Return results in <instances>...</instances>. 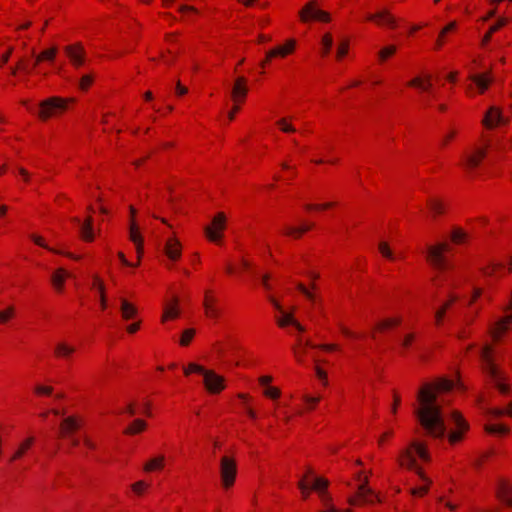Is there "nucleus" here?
<instances>
[{
	"mask_svg": "<svg viewBox=\"0 0 512 512\" xmlns=\"http://www.w3.org/2000/svg\"><path fill=\"white\" fill-rule=\"evenodd\" d=\"M437 393L432 384L427 382L420 388L417 400L420 408L417 411V418L426 434L434 439H441L446 432L442 409L436 405Z\"/></svg>",
	"mask_w": 512,
	"mask_h": 512,
	"instance_id": "nucleus-1",
	"label": "nucleus"
},
{
	"mask_svg": "<svg viewBox=\"0 0 512 512\" xmlns=\"http://www.w3.org/2000/svg\"><path fill=\"white\" fill-rule=\"evenodd\" d=\"M183 374L186 377L191 374L202 375L204 389L209 395H219L227 388L224 376L217 374L213 369H207L195 362H190L184 366Z\"/></svg>",
	"mask_w": 512,
	"mask_h": 512,
	"instance_id": "nucleus-2",
	"label": "nucleus"
},
{
	"mask_svg": "<svg viewBox=\"0 0 512 512\" xmlns=\"http://www.w3.org/2000/svg\"><path fill=\"white\" fill-rule=\"evenodd\" d=\"M75 103L76 99L73 97H48L40 101L37 117L41 122H46L51 118L64 115L69 109V104Z\"/></svg>",
	"mask_w": 512,
	"mask_h": 512,
	"instance_id": "nucleus-3",
	"label": "nucleus"
},
{
	"mask_svg": "<svg viewBox=\"0 0 512 512\" xmlns=\"http://www.w3.org/2000/svg\"><path fill=\"white\" fill-rule=\"evenodd\" d=\"M489 147L490 143L486 141L483 145L462 153L457 166L468 178L473 179L475 177V171L482 165L487 157Z\"/></svg>",
	"mask_w": 512,
	"mask_h": 512,
	"instance_id": "nucleus-4",
	"label": "nucleus"
},
{
	"mask_svg": "<svg viewBox=\"0 0 512 512\" xmlns=\"http://www.w3.org/2000/svg\"><path fill=\"white\" fill-rule=\"evenodd\" d=\"M451 250L448 242H440L427 247L425 256L426 263L436 271L444 272L452 269V265L447 260L445 253Z\"/></svg>",
	"mask_w": 512,
	"mask_h": 512,
	"instance_id": "nucleus-5",
	"label": "nucleus"
},
{
	"mask_svg": "<svg viewBox=\"0 0 512 512\" xmlns=\"http://www.w3.org/2000/svg\"><path fill=\"white\" fill-rule=\"evenodd\" d=\"M299 21L302 24L323 23L332 21L330 12L319 8L318 0H309L298 12Z\"/></svg>",
	"mask_w": 512,
	"mask_h": 512,
	"instance_id": "nucleus-6",
	"label": "nucleus"
},
{
	"mask_svg": "<svg viewBox=\"0 0 512 512\" xmlns=\"http://www.w3.org/2000/svg\"><path fill=\"white\" fill-rule=\"evenodd\" d=\"M368 484L369 476L365 475L363 483L358 486L355 494L347 499L349 505L362 507L366 504L373 505L375 503L383 502L380 494L371 489Z\"/></svg>",
	"mask_w": 512,
	"mask_h": 512,
	"instance_id": "nucleus-7",
	"label": "nucleus"
},
{
	"mask_svg": "<svg viewBox=\"0 0 512 512\" xmlns=\"http://www.w3.org/2000/svg\"><path fill=\"white\" fill-rule=\"evenodd\" d=\"M227 215L223 211L217 212L210 223L204 228L205 238L214 244H220L224 238V232L227 229Z\"/></svg>",
	"mask_w": 512,
	"mask_h": 512,
	"instance_id": "nucleus-8",
	"label": "nucleus"
},
{
	"mask_svg": "<svg viewBox=\"0 0 512 512\" xmlns=\"http://www.w3.org/2000/svg\"><path fill=\"white\" fill-rule=\"evenodd\" d=\"M450 418L455 425V429L448 433L447 439L451 446H455L465 440L466 435L470 431V424L458 409L451 411Z\"/></svg>",
	"mask_w": 512,
	"mask_h": 512,
	"instance_id": "nucleus-9",
	"label": "nucleus"
},
{
	"mask_svg": "<svg viewBox=\"0 0 512 512\" xmlns=\"http://www.w3.org/2000/svg\"><path fill=\"white\" fill-rule=\"evenodd\" d=\"M220 477L224 489L234 486L237 477V462L234 457L226 455L221 457Z\"/></svg>",
	"mask_w": 512,
	"mask_h": 512,
	"instance_id": "nucleus-10",
	"label": "nucleus"
},
{
	"mask_svg": "<svg viewBox=\"0 0 512 512\" xmlns=\"http://www.w3.org/2000/svg\"><path fill=\"white\" fill-rule=\"evenodd\" d=\"M481 358L484 362L483 371L487 373L492 380L503 379L508 380L506 374L501 371L493 359V349L489 345H485L481 352Z\"/></svg>",
	"mask_w": 512,
	"mask_h": 512,
	"instance_id": "nucleus-11",
	"label": "nucleus"
},
{
	"mask_svg": "<svg viewBox=\"0 0 512 512\" xmlns=\"http://www.w3.org/2000/svg\"><path fill=\"white\" fill-rule=\"evenodd\" d=\"M366 21L372 22L378 27H387L390 30L398 28V22L395 16L387 9L378 11L374 14H369Z\"/></svg>",
	"mask_w": 512,
	"mask_h": 512,
	"instance_id": "nucleus-12",
	"label": "nucleus"
},
{
	"mask_svg": "<svg viewBox=\"0 0 512 512\" xmlns=\"http://www.w3.org/2000/svg\"><path fill=\"white\" fill-rule=\"evenodd\" d=\"M315 226L314 222H304L300 226L284 225L279 230V234L292 240H300L306 233L312 231Z\"/></svg>",
	"mask_w": 512,
	"mask_h": 512,
	"instance_id": "nucleus-13",
	"label": "nucleus"
},
{
	"mask_svg": "<svg viewBox=\"0 0 512 512\" xmlns=\"http://www.w3.org/2000/svg\"><path fill=\"white\" fill-rule=\"evenodd\" d=\"M129 240L133 242L136 250V265L140 266L144 256V237L137 222L129 224Z\"/></svg>",
	"mask_w": 512,
	"mask_h": 512,
	"instance_id": "nucleus-14",
	"label": "nucleus"
},
{
	"mask_svg": "<svg viewBox=\"0 0 512 512\" xmlns=\"http://www.w3.org/2000/svg\"><path fill=\"white\" fill-rule=\"evenodd\" d=\"M218 298L215 295V292L212 289H206L204 291L203 298V308L204 314L209 319H219L221 316V311L217 306Z\"/></svg>",
	"mask_w": 512,
	"mask_h": 512,
	"instance_id": "nucleus-15",
	"label": "nucleus"
},
{
	"mask_svg": "<svg viewBox=\"0 0 512 512\" xmlns=\"http://www.w3.org/2000/svg\"><path fill=\"white\" fill-rule=\"evenodd\" d=\"M180 298L178 295L174 294L170 298V300L166 301L163 306V312L161 315V323L164 324L168 321H174L178 319L181 315L180 309Z\"/></svg>",
	"mask_w": 512,
	"mask_h": 512,
	"instance_id": "nucleus-16",
	"label": "nucleus"
},
{
	"mask_svg": "<svg viewBox=\"0 0 512 512\" xmlns=\"http://www.w3.org/2000/svg\"><path fill=\"white\" fill-rule=\"evenodd\" d=\"M64 51L71 65L74 68L79 69L84 65L86 59V52L81 43L67 45Z\"/></svg>",
	"mask_w": 512,
	"mask_h": 512,
	"instance_id": "nucleus-17",
	"label": "nucleus"
},
{
	"mask_svg": "<svg viewBox=\"0 0 512 512\" xmlns=\"http://www.w3.org/2000/svg\"><path fill=\"white\" fill-rule=\"evenodd\" d=\"M297 48V40L295 38H288L282 45H277L274 48L267 51L269 57L273 59H285L290 55H293Z\"/></svg>",
	"mask_w": 512,
	"mask_h": 512,
	"instance_id": "nucleus-18",
	"label": "nucleus"
},
{
	"mask_svg": "<svg viewBox=\"0 0 512 512\" xmlns=\"http://www.w3.org/2000/svg\"><path fill=\"white\" fill-rule=\"evenodd\" d=\"M402 322L403 319L401 316L385 318L374 325L370 336L375 340L378 333L382 334L394 330L398 328Z\"/></svg>",
	"mask_w": 512,
	"mask_h": 512,
	"instance_id": "nucleus-19",
	"label": "nucleus"
},
{
	"mask_svg": "<svg viewBox=\"0 0 512 512\" xmlns=\"http://www.w3.org/2000/svg\"><path fill=\"white\" fill-rule=\"evenodd\" d=\"M247 82V78L244 76H239L235 79L231 90V100L233 103H245L249 91Z\"/></svg>",
	"mask_w": 512,
	"mask_h": 512,
	"instance_id": "nucleus-20",
	"label": "nucleus"
},
{
	"mask_svg": "<svg viewBox=\"0 0 512 512\" xmlns=\"http://www.w3.org/2000/svg\"><path fill=\"white\" fill-rule=\"evenodd\" d=\"M182 250L183 246L180 240L176 236H172L166 240L163 251L169 260L177 262L182 257Z\"/></svg>",
	"mask_w": 512,
	"mask_h": 512,
	"instance_id": "nucleus-21",
	"label": "nucleus"
},
{
	"mask_svg": "<svg viewBox=\"0 0 512 512\" xmlns=\"http://www.w3.org/2000/svg\"><path fill=\"white\" fill-rule=\"evenodd\" d=\"M459 300V296L451 292L448 294V298L443 304L436 310L434 315V325L437 328H440L444 324V319L447 311Z\"/></svg>",
	"mask_w": 512,
	"mask_h": 512,
	"instance_id": "nucleus-22",
	"label": "nucleus"
},
{
	"mask_svg": "<svg viewBox=\"0 0 512 512\" xmlns=\"http://www.w3.org/2000/svg\"><path fill=\"white\" fill-rule=\"evenodd\" d=\"M510 324H512V313L496 321L490 330L492 340L498 342L506 334Z\"/></svg>",
	"mask_w": 512,
	"mask_h": 512,
	"instance_id": "nucleus-23",
	"label": "nucleus"
},
{
	"mask_svg": "<svg viewBox=\"0 0 512 512\" xmlns=\"http://www.w3.org/2000/svg\"><path fill=\"white\" fill-rule=\"evenodd\" d=\"M496 497L506 507H512V485L507 479L499 480Z\"/></svg>",
	"mask_w": 512,
	"mask_h": 512,
	"instance_id": "nucleus-24",
	"label": "nucleus"
},
{
	"mask_svg": "<svg viewBox=\"0 0 512 512\" xmlns=\"http://www.w3.org/2000/svg\"><path fill=\"white\" fill-rule=\"evenodd\" d=\"M502 120V111L499 107L492 106L486 112L482 119V125L489 130L497 128Z\"/></svg>",
	"mask_w": 512,
	"mask_h": 512,
	"instance_id": "nucleus-25",
	"label": "nucleus"
},
{
	"mask_svg": "<svg viewBox=\"0 0 512 512\" xmlns=\"http://www.w3.org/2000/svg\"><path fill=\"white\" fill-rule=\"evenodd\" d=\"M511 19L509 17L501 16L497 19V21L491 25L488 30L483 35L481 41H480V48H485L488 46V44L491 42L492 36L507 26L510 23Z\"/></svg>",
	"mask_w": 512,
	"mask_h": 512,
	"instance_id": "nucleus-26",
	"label": "nucleus"
},
{
	"mask_svg": "<svg viewBox=\"0 0 512 512\" xmlns=\"http://www.w3.org/2000/svg\"><path fill=\"white\" fill-rule=\"evenodd\" d=\"M81 425L78 423L76 416H68L64 418L59 425V438H67L76 433Z\"/></svg>",
	"mask_w": 512,
	"mask_h": 512,
	"instance_id": "nucleus-27",
	"label": "nucleus"
},
{
	"mask_svg": "<svg viewBox=\"0 0 512 512\" xmlns=\"http://www.w3.org/2000/svg\"><path fill=\"white\" fill-rule=\"evenodd\" d=\"M469 79L477 86L479 94H484L493 83L491 71L473 74L469 77Z\"/></svg>",
	"mask_w": 512,
	"mask_h": 512,
	"instance_id": "nucleus-28",
	"label": "nucleus"
},
{
	"mask_svg": "<svg viewBox=\"0 0 512 512\" xmlns=\"http://www.w3.org/2000/svg\"><path fill=\"white\" fill-rule=\"evenodd\" d=\"M120 315L123 321L136 320L139 317L138 307L126 298H121Z\"/></svg>",
	"mask_w": 512,
	"mask_h": 512,
	"instance_id": "nucleus-29",
	"label": "nucleus"
},
{
	"mask_svg": "<svg viewBox=\"0 0 512 512\" xmlns=\"http://www.w3.org/2000/svg\"><path fill=\"white\" fill-rule=\"evenodd\" d=\"M397 463L400 468H405L408 471H412L415 468L417 461L410 445L399 453Z\"/></svg>",
	"mask_w": 512,
	"mask_h": 512,
	"instance_id": "nucleus-30",
	"label": "nucleus"
},
{
	"mask_svg": "<svg viewBox=\"0 0 512 512\" xmlns=\"http://www.w3.org/2000/svg\"><path fill=\"white\" fill-rule=\"evenodd\" d=\"M426 206L428 210L432 213L433 217H439L446 214L448 205L444 202L443 199L438 197H432L427 200Z\"/></svg>",
	"mask_w": 512,
	"mask_h": 512,
	"instance_id": "nucleus-31",
	"label": "nucleus"
},
{
	"mask_svg": "<svg viewBox=\"0 0 512 512\" xmlns=\"http://www.w3.org/2000/svg\"><path fill=\"white\" fill-rule=\"evenodd\" d=\"M148 428V423L146 420L141 418L134 419L128 426L123 430V435L125 436H136L145 432Z\"/></svg>",
	"mask_w": 512,
	"mask_h": 512,
	"instance_id": "nucleus-32",
	"label": "nucleus"
},
{
	"mask_svg": "<svg viewBox=\"0 0 512 512\" xmlns=\"http://www.w3.org/2000/svg\"><path fill=\"white\" fill-rule=\"evenodd\" d=\"M68 277V272L65 268H57L51 276V285L58 293H62L65 288V281Z\"/></svg>",
	"mask_w": 512,
	"mask_h": 512,
	"instance_id": "nucleus-33",
	"label": "nucleus"
},
{
	"mask_svg": "<svg viewBox=\"0 0 512 512\" xmlns=\"http://www.w3.org/2000/svg\"><path fill=\"white\" fill-rule=\"evenodd\" d=\"M432 76L426 75L425 77L416 76L406 83L408 88L419 89L422 92H428L432 88Z\"/></svg>",
	"mask_w": 512,
	"mask_h": 512,
	"instance_id": "nucleus-34",
	"label": "nucleus"
},
{
	"mask_svg": "<svg viewBox=\"0 0 512 512\" xmlns=\"http://www.w3.org/2000/svg\"><path fill=\"white\" fill-rule=\"evenodd\" d=\"M457 28H458V24H457V22L455 20L451 21L447 25H445L440 30V32H439V34L437 36V39H436V42H435V46H434V50L435 51L441 50V48L446 44V36L449 33L455 32L457 30Z\"/></svg>",
	"mask_w": 512,
	"mask_h": 512,
	"instance_id": "nucleus-35",
	"label": "nucleus"
},
{
	"mask_svg": "<svg viewBox=\"0 0 512 512\" xmlns=\"http://www.w3.org/2000/svg\"><path fill=\"white\" fill-rule=\"evenodd\" d=\"M480 272L486 277H502L505 275V265L500 262H491L488 265L481 267Z\"/></svg>",
	"mask_w": 512,
	"mask_h": 512,
	"instance_id": "nucleus-36",
	"label": "nucleus"
},
{
	"mask_svg": "<svg viewBox=\"0 0 512 512\" xmlns=\"http://www.w3.org/2000/svg\"><path fill=\"white\" fill-rule=\"evenodd\" d=\"M80 238L82 241L86 243H91L94 241V233H93V217L92 215H88L81 227L80 230Z\"/></svg>",
	"mask_w": 512,
	"mask_h": 512,
	"instance_id": "nucleus-37",
	"label": "nucleus"
},
{
	"mask_svg": "<svg viewBox=\"0 0 512 512\" xmlns=\"http://www.w3.org/2000/svg\"><path fill=\"white\" fill-rule=\"evenodd\" d=\"M496 455L494 448H489L482 452L472 463L471 467L476 471L480 472L483 467L489 462V460Z\"/></svg>",
	"mask_w": 512,
	"mask_h": 512,
	"instance_id": "nucleus-38",
	"label": "nucleus"
},
{
	"mask_svg": "<svg viewBox=\"0 0 512 512\" xmlns=\"http://www.w3.org/2000/svg\"><path fill=\"white\" fill-rule=\"evenodd\" d=\"M483 430L488 435H498L500 437H507L511 432L510 427L504 423L485 424Z\"/></svg>",
	"mask_w": 512,
	"mask_h": 512,
	"instance_id": "nucleus-39",
	"label": "nucleus"
},
{
	"mask_svg": "<svg viewBox=\"0 0 512 512\" xmlns=\"http://www.w3.org/2000/svg\"><path fill=\"white\" fill-rule=\"evenodd\" d=\"M410 446L413 450V453L415 452L423 462H426V463L431 462V460H432L431 454H430V452L428 450V446L425 442L413 441L410 443Z\"/></svg>",
	"mask_w": 512,
	"mask_h": 512,
	"instance_id": "nucleus-40",
	"label": "nucleus"
},
{
	"mask_svg": "<svg viewBox=\"0 0 512 512\" xmlns=\"http://www.w3.org/2000/svg\"><path fill=\"white\" fill-rule=\"evenodd\" d=\"M165 467V457L159 455L157 457L149 459L143 466V470L147 473L160 472Z\"/></svg>",
	"mask_w": 512,
	"mask_h": 512,
	"instance_id": "nucleus-41",
	"label": "nucleus"
},
{
	"mask_svg": "<svg viewBox=\"0 0 512 512\" xmlns=\"http://www.w3.org/2000/svg\"><path fill=\"white\" fill-rule=\"evenodd\" d=\"M58 53V48L56 46H52L48 49H45L41 51L35 59V62L33 64V68L38 66L42 62H54L56 56Z\"/></svg>",
	"mask_w": 512,
	"mask_h": 512,
	"instance_id": "nucleus-42",
	"label": "nucleus"
},
{
	"mask_svg": "<svg viewBox=\"0 0 512 512\" xmlns=\"http://www.w3.org/2000/svg\"><path fill=\"white\" fill-rule=\"evenodd\" d=\"M34 442H35L34 437H27L24 441L21 442V444L19 445L17 450L13 453L9 462L12 463V462H15V461L21 459L27 453V451L32 447Z\"/></svg>",
	"mask_w": 512,
	"mask_h": 512,
	"instance_id": "nucleus-43",
	"label": "nucleus"
},
{
	"mask_svg": "<svg viewBox=\"0 0 512 512\" xmlns=\"http://www.w3.org/2000/svg\"><path fill=\"white\" fill-rule=\"evenodd\" d=\"M430 384H432L437 395L441 394V393L449 392L454 388L453 380L448 379L446 377L438 378L435 381L430 382Z\"/></svg>",
	"mask_w": 512,
	"mask_h": 512,
	"instance_id": "nucleus-44",
	"label": "nucleus"
},
{
	"mask_svg": "<svg viewBox=\"0 0 512 512\" xmlns=\"http://www.w3.org/2000/svg\"><path fill=\"white\" fill-rule=\"evenodd\" d=\"M350 50V39L348 37H342L336 48L335 61L342 62L348 55Z\"/></svg>",
	"mask_w": 512,
	"mask_h": 512,
	"instance_id": "nucleus-45",
	"label": "nucleus"
},
{
	"mask_svg": "<svg viewBox=\"0 0 512 512\" xmlns=\"http://www.w3.org/2000/svg\"><path fill=\"white\" fill-rule=\"evenodd\" d=\"M337 206H338V202L330 201V202H325V203H308V204H305L303 208L306 212H311V211L322 212V211H328V210L334 209Z\"/></svg>",
	"mask_w": 512,
	"mask_h": 512,
	"instance_id": "nucleus-46",
	"label": "nucleus"
},
{
	"mask_svg": "<svg viewBox=\"0 0 512 512\" xmlns=\"http://www.w3.org/2000/svg\"><path fill=\"white\" fill-rule=\"evenodd\" d=\"M397 53V46L394 44L387 45L381 48L378 52V63L384 64L389 59L394 57Z\"/></svg>",
	"mask_w": 512,
	"mask_h": 512,
	"instance_id": "nucleus-47",
	"label": "nucleus"
},
{
	"mask_svg": "<svg viewBox=\"0 0 512 512\" xmlns=\"http://www.w3.org/2000/svg\"><path fill=\"white\" fill-rule=\"evenodd\" d=\"M332 46H333L332 33H330V32L324 33L321 38L320 57L326 58L330 54Z\"/></svg>",
	"mask_w": 512,
	"mask_h": 512,
	"instance_id": "nucleus-48",
	"label": "nucleus"
},
{
	"mask_svg": "<svg viewBox=\"0 0 512 512\" xmlns=\"http://www.w3.org/2000/svg\"><path fill=\"white\" fill-rule=\"evenodd\" d=\"M95 79H96V74L94 72H90L88 74L83 75L79 79V83H78L79 91H81L83 93L88 92L94 85Z\"/></svg>",
	"mask_w": 512,
	"mask_h": 512,
	"instance_id": "nucleus-49",
	"label": "nucleus"
},
{
	"mask_svg": "<svg viewBox=\"0 0 512 512\" xmlns=\"http://www.w3.org/2000/svg\"><path fill=\"white\" fill-rule=\"evenodd\" d=\"M330 482L325 477H316L310 489L317 492L318 495L328 492Z\"/></svg>",
	"mask_w": 512,
	"mask_h": 512,
	"instance_id": "nucleus-50",
	"label": "nucleus"
},
{
	"mask_svg": "<svg viewBox=\"0 0 512 512\" xmlns=\"http://www.w3.org/2000/svg\"><path fill=\"white\" fill-rule=\"evenodd\" d=\"M467 238H468L467 233L461 227H456V228L452 229V231L450 233V240L455 245L464 244L465 241L467 240Z\"/></svg>",
	"mask_w": 512,
	"mask_h": 512,
	"instance_id": "nucleus-51",
	"label": "nucleus"
},
{
	"mask_svg": "<svg viewBox=\"0 0 512 512\" xmlns=\"http://www.w3.org/2000/svg\"><path fill=\"white\" fill-rule=\"evenodd\" d=\"M75 352V348L66 343H59L55 347L54 355L56 358H68Z\"/></svg>",
	"mask_w": 512,
	"mask_h": 512,
	"instance_id": "nucleus-52",
	"label": "nucleus"
},
{
	"mask_svg": "<svg viewBox=\"0 0 512 512\" xmlns=\"http://www.w3.org/2000/svg\"><path fill=\"white\" fill-rule=\"evenodd\" d=\"M16 307L9 305L5 309L0 311V325H6L16 317Z\"/></svg>",
	"mask_w": 512,
	"mask_h": 512,
	"instance_id": "nucleus-53",
	"label": "nucleus"
},
{
	"mask_svg": "<svg viewBox=\"0 0 512 512\" xmlns=\"http://www.w3.org/2000/svg\"><path fill=\"white\" fill-rule=\"evenodd\" d=\"M195 335H196V329H194V328L184 329L180 335L179 345L181 347H188L192 343Z\"/></svg>",
	"mask_w": 512,
	"mask_h": 512,
	"instance_id": "nucleus-54",
	"label": "nucleus"
},
{
	"mask_svg": "<svg viewBox=\"0 0 512 512\" xmlns=\"http://www.w3.org/2000/svg\"><path fill=\"white\" fill-rule=\"evenodd\" d=\"M378 251L381 254V256L387 260L392 261V262L396 260V257H395L388 242L381 241L378 244Z\"/></svg>",
	"mask_w": 512,
	"mask_h": 512,
	"instance_id": "nucleus-55",
	"label": "nucleus"
},
{
	"mask_svg": "<svg viewBox=\"0 0 512 512\" xmlns=\"http://www.w3.org/2000/svg\"><path fill=\"white\" fill-rule=\"evenodd\" d=\"M159 59L164 64H166L168 66H172L176 63V61L178 59V55L176 52H173L170 49H167L165 51L160 52Z\"/></svg>",
	"mask_w": 512,
	"mask_h": 512,
	"instance_id": "nucleus-56",
	"label": "nucleus"
},
{
	"mask_svg": "<svg viewBox=\"0 0 512 512\" xmlns=\"http://www.w3.org/2000/svg\"><path fill=\"white\" fill-rule=\"evenodd\" d=\"M458 130L456 128H451L447 134H445L440 142V149L444 150L457 138Z\"/></svg>",
	"mask_w": 512,
	"mask_h": 512,
	"instance_id": "nucleus-57",
	"label": "nucleus"
},
{
	"mask_svg": "<svg viewBox=\"0 0 512 512\" xmlns=\"http://www.w3.org/2000/svg\"><path fill=\"white\" fill-rule=\"evenodd\" d=\"M431 486L432 484L424 483L422 486L411 488L409 493L413 497L423 498L429 493Z\"/></svg>",
	"mask_w": 512,
	"mask_h": 512,
	"instance_id": "nucleus-58",
	"label": "nucleus"
},
{
	"mask_svg": "<svg viewBox=\"0 0 512 512\" xmlns=\"http://www.w3.org/2000/svg\"><path fill=\"white\" fill-rule=\"evenodd\" d=\"M293 353L298 363H303L306 356V348L301 343V338L298 339V343L293 347Z\"/></svg>",
	"mask_w": 512,
	"mask_h": 512,
	"instance_id": "nucleus-59",
	"label": "nucleus"
},
{
	"mask_svg": "<svg viewBox=\"0 0 512 512\" xmlns=\"http://www.w3.org/2000/svg\"><path fill=\"white\" fill-rule=\"evenodd\" d=\"M276 126L283 133H294L296 131V129L292 125L291 121L286 117L279 119L276 122Z\"/></svg>",
	"mask_w": 512,
	"mask_h": 512,
	"instance_id": "nucleus-60",
	"label": "nucleus"
},
{
	"mask_svg": "<svg viewBox=\"0 0 512 512\" xmlns=\"http://www.w3.org/2000/svg\"><path fill=\"white\" fill-rule=\"evenodd\" d=\"M54 388L48 385H36L33 393L37 397H50L53 394Z\"/></svg>",
	"mask_w": 512,
	"mask_h": 512,
	"instance_id": "nucleus-61",
	"label": "nucleus"
},
{
	"mask_svg": "<svg viewBox=\"0 0 512 512\" xmlns=\"http://www.w3.org/2000/svg\"><path fill=\"white\" fill-rule=\"evenodd\" d=\"M33 69V66L31 67L30 64V59L27 57H22L16 63V70H19L23 74H30Z\"/></svg>",
	"mask_w": 512,
	"mask_h": 512,
	"instance_id": "nucleus-62",
	"label": "nucleus"
},
{
	"mask_svg": "<svg viewBox=\"0 0 512 512\" xmlns=\"http://www.w3.org/2000/svg\"><path fill=\"white\" fill-rule=\"evenodd\" d=\"M281 389L277 386H268L263 390V395L271 400H277L281 397Z\"/></svg>",
	"mask_w": 512,
	"mask_h": 512,
	"instance_id": "nucleus-63",
	"label": "nucleus"
},
{
	"mask_svg": "<svg viewBox=\"0 0 512 512\" xmlns=\"http://www.w3.org/2000/svg\"><path fill=\"white\" fill-rule=\"evenodd\" d=\"M148 488L149 484L143 480L136 481L131 485V490L137 496H142Z\"/></svg>",
	"mask_w": 512,
	"mask_h": 512,
	"instance_id": "nucleus-64",
	"label": "nucleus"
}]
</instances>
